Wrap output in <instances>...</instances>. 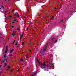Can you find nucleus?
<instances>
[{
    "instance_id": "47",
    "label": "nucleus",
    "mask_w": 76,
    "mask_h": 76,
    "mask_svg": "<svg viewBox=\"0 0 76 76\" xmlns=\"http://www.w3.org/2000/svg\"><path fill=\"white\" fill-rule=\"evenodd\" d=\"M51 40H53V38H51Z\"/></svg>"
},
{
    "instance_id": "13",
    "label": "nucleus",
    "mask_w": 76,
    "mask_h": 76,
    "mask_svg": "<svg viewBox=\"0 0 76 76\" xmlns=\"http://www.w3.org/2000/svg\"><path fill=\"white\" fill-rule=\"evenodd\" d=\"M14 19L15 20H17V19H16V17H14Z\"/></svg>"
},
{
    "instance_id": "44",
    "label": "nucleus",
    "mask_w": 76,
    "mask_h": 76,
    "mask_svg": "<svg viewBox=\"0 0 76 76\" xmlns=\"http://www.w3.org/2000/svg\"><path fill=\"white\" fill-rule=\"evenodd\" d=\"M7 70H9V69L8 68L7 69Z\"/></svg>"
},
{
    "instance_id": "10",
    "label": "nucleus",
    "mask_w": 76,
    "mask_h": 76,
    "mask_svg": "<svg viewBox=\"0 0 76 76\" xmlns=\"http://www.w3.org/2000/svg\"><path fill=\"white\" fill-rule=\"evenodd\" d=\"M37 61L38 62L39 64H40V63L39 62V61L38 59V58H37Z\"/></svg>"
},
{
    "instance_id": "33",
    "label": "nucleus",
    "mask_w": 76,
    "mask_h": 76,
    "mask_svg": "<svg viewBox=\"0 0 76 76\" xmlns=\"http://www.w3.org/2000/svg\"><path fill=\"white\" fill-rule=\"evenodd\" d=\"M23 53H24V52L21 53V54H23Z\"/></svg>"
},
{
    "instance_id": "63",
    "label": "nucleus",
    "mask_w": 76,
    "mask_h": 76,
    "mask_svg": "<svg viewBox=\"0 0 76 76\" xmlns=\"http://www.w3.org/2000/svg\"><path fill=\"white\" fill-rule=\"evenodd\" d=\"M52 65H53V64H52Z\"/></svg>"
},
{
    "instance_id": "30",
    "label": "nucleus",
    "mask_w": 76,
    "mask_h": 76,
    "mask_svg": "<svg viewBox=\"0 0 76 76\" xmlns=\"http://www.w3.org/2000/svg\"><path fill=\"white\" fill-rule=\"evenodd\" d=\"M4 58H6V56H5L4 55Z\"/></svg>"
},
{
    "instance_id": "21",
    "label": "nucleus",
    "mask_w": 76,
    "mask_h": 76,
    "mask_svg": "<svg viewBox=\"0 0 76 76\" xmlns=\"http://www.w3.org/2000/svg\"><path fill=\"white\" fill-rule=\"evenodd\" d=\"M8 68H9V69H10V66H8Z\"/></svg>"
},
{
    "instance_id": "5",
    "label": "nucleus",
    "mask_w": 76,
    "mask_h": 76,
    "mask_svg": "<svg viewBox=\"0 0 76 76\" xmlns=\"http://www.w3.org/2000/svg\"><path fill=\"white\" fill-rule=\"evenodd\" d=\"M8 51V48H6L5 51V53H7V51Z\"/></svg>"
},
{
    "instance_id": "18",
    "label": "nucleus",
    "mask_w": 76,
    "mask_h": 76,
    "mask_svg": "<svg viewBox=\"0 0 76 76\" xmlns=\"http://www.w3.org/2000/svg\"><path fill=\"white\" fill-rule=\"evenodd\" d=\"M23 59H21L20 60V61L22 62V61H23Z\"/></svg>"
},
{
    "instance_id": "35",
    "label": "nucleus",
    "mask_w": 76,
    "mask_h": 76,
    "mask_svg": "<svg viewBox=\"0 0 76 76\" xmlns=\"http://www.w3.org/2000/svg\"><path fill=\"white\" fill-rule=\"evenodd\" d=\"M13 69H11V72H12V71H13Z\"/></svg>"
},
{
    "instance_id": "1",
    "label": "nucleus",
    "mask_w": 76,
    "mask_h": 76,
    "mask_svg": "<svg viewBox=\"0 0 76 76\" xmlns=\"http://www.w3.org/2000/svg\"><path fill=\"white\" fill-rule=\"evenodd\" d=\"M41 64L42 66H44V67L41 66V68L42 69H44V70L46 71V70H47L48 68L47 67V65L45 64V62H44L43 63H42Z\"/></svg>"
},
{
    "instance_id": "28",
    "label": "nucleus",
    "mask_w": 76,
    "mask_h": 76,
    "mask_svg": "<svg viewBox=\"0 0 76 76\" xmlns=\"http://www.w3.org/2000/svg\"><path fill=\"white\" fill-rule=\"evenodd\" d=\"M6 58H4V61H6Z\"/></svg>"
},
{
    "instance_id": "24",
    "label": "nucleus",
    "mask_w": 76,
    "mask_h": 76,
    "mask_svg": "<svg viewBox=\"0 0 76 76\" xmlns=\"http://www.w3.org/2000/svg\"><path fill=\"white\" fill-rule=\"evenodd\" d=\"M24 44H25V42H23L22 43V45H24Z\"/></svg>"
},
{
    "instance_id": "39",
    "label": "nucleus",
    "mask_w": 76,
    "mask_h": 76,
    "mask_svg": "<svg viewBox=\"0 0 76 76\" xmlns=\"http://www.w3.org/2000/svg\"><path fill=\"white\" fill-rule=\"evenodd\" d=\"M4 56H6V54H5Z\"/></svg>"
},
{
    "instance_id": "60",
    "label": "nucleus",
    "mask_w": 76,
    "mask_h": 76,
    "mask_svg": "<svg viewBox=\"0 0 76 76\" xmlns=\"http://www.w3.org/2000/svg\"><path fill=\"white\" fill-rule=\"evenodd\" d=\"M34 31V30H33V31Z\"/></svg>"
},
{
    "instance_id": "16",
    "label": "nucleus",
    "mask_w": 76,
    "mask_h": 76,
    "mask_svg": "<svg viewBox=\"0 0 76 76\" xmlns=\"http://www.w3.org/2000/svg\"><path fill=\"white\" fill-rule=\"evenodd\" d=\"M29 12V9H28V10L27 11V13H28Z\"/></svg>"
},
{
    "instance_id": "23",
    "label": "nucleus",
    "mask_w": 76,
    "mask_h": 76,
    "mask_svg": "<svg viewBox=\"0 0 76 76\" xmlns=\"http://www.w3.org/2000/svg\"><path fill=\"white\" fill-rule=\"evenodd\" d=\"M1 7H3L4 9V6H1Z\"/></svg>"
},
{
    "instance_id": "3",
    "label": "nucleus",
    "mask_w": 76,
    "mask_h": 76,
    "mask_svg": "<svg viewBox=\"0 0 76 76\" xmlns=\"http://www.w3.org/2000/svg\"><path fill=\"white\" fill-rule=\"evenodd\" d=\"M14 15H15V16H17V18H19V14L18 13V12H16L14 13Z\"/></svg>"
},
{
    "instance_id": "19",
    "label": "nucleus",
    "mask_w": 76,
    "mask_h": 76,
    "mask_svg": "<svg viewBox=\"0 0 76 76\" xmlns=\"http://www.w3.org/2000/svg\"><path fill=\"white\" fill-rule=\"evenodd\" d=\"M15 41H16V40H15L12 43L13 44H15Z\"/></svg>"
},
{
    "instance_id": "9",
    "label": "nucleus",
    "mask_w": 76,
    "mask_h": 76,
    "mask_svg": "<svg viewBox=\"0 0 76 76\" xmlns=\"http://www.w3.org/2000/svg\"><path fill=\"white\" fill-rule=\"evenodd\" d=\"M13 34H12V35H13V36H15V31H13Z\"/></svg>"
},
{
    "instance_id": "12",
    "label": "nucleus",
    "mask_w": 76,
    "mask_h": 76,
    "mask_svg": "<svg viewBox=\"0 0 76 76\" xmlns=\"http://www.w3.org/2000/svg\"><path fill=\"white\" fill-rule=\"evenodd\" d=\"M57 41H58V40H56L54 42V43L56 44V43L57 42Z\"/></svg>"
},
{
    "instance_id": "61",
    "label": "nucleus",
    "mask_w": 76,
    "mask_h": 76,
    "mask_svg": "<svg viewBox=\"0 0 76 76\" xmlns=\"http://www.w3.org/2000/svg\"><path fill=\"white\" fill-rule=\"evenodd\" d=\"M6 57H7V56H6Z\"/></svg>"
},
{
    "instance_id": "43",
    "label": "nucleus",
    "mask_w": 76,
    "mask_h": 76,
    "mask_svg": "<svg viewBox=\"0 0 76 76\" xmlns=\"http://www.w3.org/2000/svg\"><path fill=\"white\" fill-rule=\"evenodd\" d=\"M12 23H15V22H12Z\"/></svg>"
},
{
    "instance_id": "46",
    "label": "nucleus",
    "mask_w": 76,
    "mask_h": 76,
    "mask_svg": "<svg viewBox=\"0 0 76 76\" xmlns=\"http://www.w3.org/2000/svg\"><path fill=\"white\" fill-rule=\"evenodd\" d=\"M0 35H2V34H1V33H0Z\"/></svg>"
},
{
    "instance_id": "37",
    "label": "nucleus",
    "mask_w": 76,
    "mask_h": 76,
    "mask_svg": "<svg viewBox=\"0 0 76 76\" xmlns=\"http://www.w3.org/2000/svg\"><path fill=\"white\" fill-rule=\"evenodd\" d=\"M9 56H12V54L10 55H9Z\"/></svg>"
},
{
    "instance_id": "31",
    "label": "nucleus",
    "mask_w": 76,
    "mask_h": 76,
    "mask_svg": "<svg viewBox=\"0 0 76 76\" xmlns=\"http://www.w3.org/2000/svg\"><path fill=\"white\" fill-rule=\"evenodd\" d=\"M1 66H2V65H0V67H1Z\"/></svg>"
},
{
    "instance_id": "29",
    "label": "nucleus",
    "mask_w": 76,
    "mask_h": 76,
    "mask_svg": "<svg viewBox=\"0 0 76 76\" xmlns=\"http://www.w3.org/2000/svg\"><path fill=\"white\" fill-rule=\"evenodd\" d=\"M60 7H61H61H62V5H61L60 6Z\"/></svg>"
},
{
    "instance_id": "6",
    "label": "nucleus",
    "mask_w": 76,
    "mask_h": 76,
    "mask_svg": "<svg viewBox=\"0 0 76 76\" xmlns=\"http://www.w3.org/2000/svg\"><path fill=\"white\" fill-rule=\"evenodd\" d=\"M14 51V49H12V50H10V54H11V53H12V52H13V51Z\"/></svg>"
},
{
    "instance_id": "58",
    "label": "nucleus",
    "mask_w": 76,
    "mask_h": 76,
    "mask_svg": "<svg viewBox=\"0 0 76 76\" xmlns=\"http://www.w3.org/2000/svg\"><path fill=\"white\" fill-rule=\"evenodd\" d=\"M47 63H48V61H47Z\"/></svg>"
},
{
    "instance_id": "56",
    "label": "nucleus",
    "mask_w": 76,
    "mask_h": 76,
    "mask_svg": "<svg viewBox=\"0 0 76 76\" xmlns=\"http://www.w3.org/2000/svg\"><path fill=\"white\" fill-rule=\"evenodd\" d=\"M4 14L5 15H6V13H4Z\"/></svg>"
},
{
    "instance_id": "52",
    "label": "nucleus",
    "mask_w": 76,
    "mask_h": 76,
    "mask_svg": "<svg viewBox=\"0 0 76 76\" xmlns=\"http://www.w3.org/2000/svg\"><path fill=\"white\" fill-rule=\"evenodd\" d=\"M0 38H2V37H0Z\"/></svg>"
},
{
    "instance_id": "22",
    "label": "nucleus",
    "mask_w": 76,
    "mask_h": 76,
    "mask_svg": "<svg viewBox=\"0 0 76 76\" xmlns=\"http://www.w3.org/2000/svg\"><path fill=\"white\" fill-rule=\"evenodd\" d=\"M35 74H34L33 75H31V76H35Z\"/></svg>"
},
{
    "instance_id": "17",
    "label": "nucleus",
    "mask_w": 76,
    "mask_h": 76,
    "mask_svg": "<svg viewBox=\"0 0 76 76\" xmlns=\"http://www.w3.org/2000/svg\"><path fill=\"white\" fill-rule=\"evenodd\" d=\"M63 20H62L61 21V23H63Z\"/></svg>"
},
{
    "instance_id": "62",
    "label": "nucleus",
    "mask_w": 76,
    "mask_h": 76,
    "mask_svg": "<svg viewBox=\"0 0 76 76\" xmlns=\"http://www.w3.org/2000/svg\"><path fill=\"white\" fill-rule=\"evenodd\" d=\"M40 1H41V0H40Z\"/></svg>"
},
{
    "instance_id": "4",
    "label": "nucleus",
    "mask_w": 76,
    "mask_h": 76,
    "mask_svg": "<svg viewBox=\"0 0 76 76\" xmlns=\"http://www.w3.org/2000/svg\"><path fill=\"white\" fill-rule=\"evenodd\" d=\"M48 45V42H47L46 44V45L45 46L44 48H47V46Z\"/></svg>"
},
{
    "instance_id": "49",
    "label": "nucleus",
    "mask_w": 76,
    "mask_h": 76,
    "mask_svg": "<svg viewBox=\"0 0 76 76\" xmlns=\"http://www.w3.org/2000/svg\"><path fill=\"white\" fill-rule=\"evenodd\" d=\"M17 30L18 31V30H19V28H17Z\"/></svg>"
},
{
    "instance_id": "25",
    "label": "nucleus",
    "mask_w": 76,
    "mask_h": 76,
    "mask_svg": "<svg viewBox=\"0 0 76 76\" xmlns=\"http://www.w3.org/2000/svg\"><path fill=\"white\" fill-rule=\"evenodd\" d=\"M17 71L18 72H19V69H17Z\"/></svg>"
},
{
    "instance_id": "8",
    "label": "nucleus",
    "mask_w": 76,
    "mask_h": 76,
    "mask_svg": "<svg viewBox=\"0 0 76 76\" xmlns=\"http://www.w3.org/2000/svg\"><path fill=\"white\" fill-rule=\"evenodd\" d=\"M47 48H44V49L43 50L45 52V51H46V50H47Z\"/></svg>"
},
{
    "instance_id": "42",
    "label": "nucleus",
    "mask_w": 76,
    "mask_h": 76,
    "mask_svg": "<svg viewBox=\"0 0 76 76\" xmlns=\"http://www.w3.org/2000/svg\"><path fill=\"white\" fill-rule=\"evenodd\" d=\"M6 66V65H4V66H3V67H5Z\"/></svg>"
},
{
    "instance_id": "26",
    "label": "nucleus",
    "mask_w": 76,
    "mask_h": 76,
    "mask_svg": "<svg viewBox=\"0 0 76 76\" xmlns=\"http://www.w3.org/2000/svg\"><path fill=\"white\" fill-rule=\"evenodd\" d=\"M4 64H5V66H6V65H7V64L6 63H5Z\"/></svg>"
},
{
    "instance_id": "34",
    "label": "nucleus",
    "mask_w": 76,
    "mask_h": 76,
    "mask_svg": "<svg viewBox=\"0 0 76 76\" xmlns=\"http://www.w3.org/2000/svg\"><path fill=\"white\" fill-rule=\"evenodd\" d=\"M7 59H8V58H7V59H6V61H7Z\"/></svg>"
},
{
    "instance_id": "50",
    "label": "nucleus",
    "mask_w": 76,
    "mask_h": 76,
    "mask_svg": "<svg viewBox=\"0 0 76 76\" xmlns=\"http://www.w3.org/2000/svg\"><path fill=\"white\" fill-rule=\"evenodd\" d=\"M2 63H3L1 62V64H2Z\"/></svg>"
},
{
    "instance_id": "38",
    "label": "nucleus",
    "mask_w": 76,
    "mask_h": 76,
    "mask_svg": "<svg viewBox=\"0 0 76 76\" xmlns=\"http://www.w3.org/2000/svg\"><path fill=\"white\" fill-rule=\"evenodd\" d=\"M12 12H14V10H12Z\"/></svg>"
},
{
    "instance_id": "36",
    "label": "nucleus",
    "mask_w": 76,
    "mask_h": 76,
    "mask_svg": "<svg viewBox=\"0 0 76 76\" xmlns=\"http://www.w3.org/2000/svg\"><path fill=\"white\" fill-rule=\"evenodd\" d=\"M15 45H17V43H16L15 44Z\"/></svg>"
},
{
    "instance_id": "40",
    "label": "nucleus",
    "mask_w": 76,
    "mask_h": 76,
    "mask_svg": "<svg viewBox=\"0 0 76 76\" xmlns=\"http://www.w3.org/2000/svg\"><path fill=\"white\" fill-rule=\"evenodd\" d=\"M55 9H57V8H55Z\"/></svg>"
},
{
    "instance_id": "7",
    "label": "nucleus",
    "mask_w": 76,
    "mask_h": 76,
    "mask_svg": "<svg viewBox=\"0 0 76 76\" xmlns=\"http://www.w3.org/2000/svg\"><path fill=\"white\" fill-rule=\"evenodd\" d=\"M23 34H24L23 33L21 34V37L20 38V39H21L22 38H23Z\"/></svg>"
},
{
    "instance_id": "2",
    "label": "nucleus",
    "mask_w": 76,
    "mask_h": 76,
    "mask_svg": "<svg viewBox=\"0 0 76 76\" xmlns=\"http://www.w3.org/2000/svg\"><path fill=\"white\" fill-rule=\"evenodd\" d=\"M49 63L50 65L47 66L48 69H50L51 66H52L51 65V63H52V61H51V60H50L49 61Z\"/></svg>"
},
{
    "instance_id": "20",
    "label": "nucleus",
    "mask_w": 76,
    "mask_h": 76,
    "mask_svg": "<svg viewBox=\"0 0 76 76\" xmlns=\"http://www.w3.org/2000/svg\"><path fill=\"white\" fill-rule=\"evenodd\" d=\"M8 16L9 17V18H12V16L11 15H9Z\"/></svg>"
},
{
    "instance_id": "51",
    "label": "nucleus",
    "mask_w": 76,
    "mask_h": 76,
    "mask_svg": "<svg viewBox=\"0 0 76 76\" xmlns=\"http://www.w3.org/2000/svg\"><path fill=\"white\" fill-rule=\"evenodd\" d=\"M24 18H26V17L25 16H24Z\"/></svg>"
},
{
    "instance_id": "41",
    "label": "nucleus",
    "mask_w": 76,
    "mask_h": 76,
    "mask_svg": "<svg viewBox=\"0 0 76 76\" xmlns=\"http://www.w3.org/2000/svg\"><path fill=\"white\" fill-rule=\"evenodd\" d=\"M6 48H8V46H7Z\"/></svg>"
},
{
    "instance_id": "57",
    "label": "nucleus",
    "mask_w": 76,
    "mask_h": 76,
    "mask_svg": "<svg viewBox=\"0 0 76 76\" xmlns=\"http://www.w3.org/2000/svg\"><path fill=\"white\" fill-rule=\"evenodd\" d=\"M9 39L8 38V40H9Z\"/></svg>"
},
{
    "instance_id": "54",
    "label": "nucleus",
    "mask_w": 76,
    "mask_h": 76,
    "mask_svg": "<svg viewBox=\"0 0 76 76\" xmlns=\"http://www.w3.org/2000/svg\"><path fill=\"white\" fill-rule=\"evenodd\" d=\"M10 14V12L9 13V14Z\"/></svg>"
},
{
    "instance_id": "53",
    "label": "nucleus",
    "mask_w": 76,
    "mask_h": 76,
    "mask_svg": "<svg viewBox=\"0 0 76 76\" xmlns=\"http://www.w3.org/2000/svg\"><path fill=\"white\" fill-rule=\"evenodd\" d=\"M31 50H30V52H31Z\"/></svg>"
},
{
    "instance_id": "32",
    "label": "nucleus",
    "mask_w": 76,
    "mask_h": 76,
    "mask_svg": "<svg viewBox=\"0 0 76 76\" xmlns=\"http://www.w3.org/2000/svg\"><path fill=\"white\" fill-rule=\"evenodd\" d=\"M1 62L2 63H4V61H2Z\"/></svg>"
},
{
    "instance_id": "14",
    "label": "nucleus",
    "mask_w": 76,
    "mask_h": 76,
    "mask_svg": "<svg viewBox=\"0 0 76 76\" xmlns=\"http://www.w3.org/2000/svg\"><path fill=\"white\" fill-rule=\"evenodd\" d=\"M13 22H19V21L16 20H13Z\"/></svg>"
},
{
    "instance_id": "48",
    "label": "nucleus",
    "mask_w": 76,
    "mask_h": 76,
    "mask_svg": "<svg viewBox=\"0 0 76 76\" xmlns=\"http://www.w3.org/2000/svg\"><path fill=\"white\" fill-rule=\"evenodd\" d=\"M0 9H1L0 10H2L1 8H0Z\"/></svg>"
},
{
    "instance_id": "45",
    "label": "nucleus",
    "mask_w": 76,
    "mask_h": 76,
    "mask_svg": "<svg viewBox=\"0 0 76 76\" xmlns=\"http://www.w3.org/2000/svg\"><path fill=\"white\" fill-rule=\"evenodd\" d=\"M12 28H14V26H12Z\"/></svg>"
},
{
    "instance_id": "11",
    "label": "nucleus",
    "mask_w": 76,
    "mask_h": 76,
    "mask_svg": "<svg viewBox=\"0 0 76 76\" xmlns=\"http://www.w3.org/2000/svg\"><path fill=\"white\" fill-rule=\"evenodd\" d=\"M54 18V16H52V18H51V20H53Z\"/></svg>"
},
{
    "instance_id": "59",
    "label": "nucleus",
    "mask_w": 76,
    "mask_h": 76,
    "mask_svg": "<svg viewBox=\"0 0 76 76\" xmlns=\"http://www.w3.org/2000/svg\"><path fill=\"white\" fill-rule=\"evenodd\" d=\"M5 1H6V0H4Z\"/></svg>"
},
{
    "instance_id": "55",
    "label": "nucleus",
    "mask_w": 76,
    "mask_h": 76,
    "mask_svg": "<svg viewBox=\"0 0 76 76\" xmlns=\"http://www.w3.org/2000/svg\"><path fill=\"white\" fill-rule=\"evenodd\" d=\"M5 12L6 13V12H7V11H5Z\"/></svg>"
},
{
    "instance_id": "27",
    "label": "nucleus",
    "mask_w": 76,
    "mask_h": 76,
    "mask_svg": "<svg viewBox=\"0 0 76 76\" xmlns=\"http://www.w3.org/2000/svg\"><path fill=\"white\" fill-rule=\"evenodd\" d=\"M1 73H2V71H1L0 72V75H1Z\"/></svg>"
},
{
    "instance_id": "15",
    "label": "nucleus",
    "mask_w": 76,
    "mask_h": 76,
    "mask_svg": "<svg viewBox=\"0 0 76 76\" xmlns=\"http://www.w3.org/2000/svg\"><path fill=\"white\" fill-rule=\"evenodd\" d=\"M26 58H28V55L27 54L26 56Z\"/></svg>"
}]
</instances>
